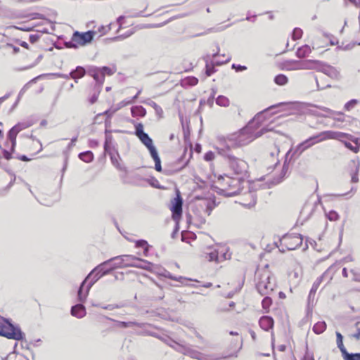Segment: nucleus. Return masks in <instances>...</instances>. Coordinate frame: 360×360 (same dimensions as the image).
<instances>
[{
    "instance_id": "nucleus-1",
    "label": "nucleus",
    "mask_w": 360,
    "mask_h": 360,
    "mask_svg": "<svg viewBox=\"0 0 360 360\" xmlns=\"http://www.w3.org/2000/svg\"><path fill=\"white\" fill-rule=\"evenodd\" d=\"M269 130L266 128H262L259 131H255L254 129L248 127L247 124L245 127L238 132L229 134L227 136H219L218 138V145L215 148L218 153L225 154V149L232 150V149L245 146Z\"/></svg>"
},
{
    "instance_id": "nucleus-2",
    "label": "nucleus",
    "mask_w": 360,
    "mask_h": 360,
    "mask_svg": "<svg viewBox=\"0 0 360 360\" xmlns=\"http://www.w3.org/2000/svg\"><path fill=\"white\" fill-rule=\"evenodd\" d=\"M242 177L232 178L229 176H219L216 181L218 193L225 196H233L242 189Z\"/></svg>"
},
{
    "instance_id": "nucleus-3",
    "label": "nucleus",
    "mask_w": 360,
    "mask_h": 360,
    "mask_svg": "<svg viewBox=\"0 0 360 360\" xmlns=\"http://www.w3.org/2000/svg\"><path fill=\"white\" fill-rule=\"evenodd\" d=\"M347 135L342 132L325 131L316 135L309 137L297 146V150L302 153L307 149L311 148L316 143L324 141L328 139H336L341 141L342 138L346 137Z\"/></svg>"
},
{
    "instance_id": "nucleus-4",
    "label": "nucleus",
    "mask_w": 360,
    "mask_h": 360,
    "mask_svg": "<svg viewBox=\"0 0 360 360\" xmlns=\"http://www.w3.org/2000/svg\"><path fill=\"white\" fill-rule=\"evenodd\" d=\"M257 282L256 288L261 295H269L276 286L275 281L271 272L267 269V266L262 270L256 272Z\"/></svg>"
},
{
    "instance_id": "nucleus-5",
    "label": "nucleus",
    "mask_w": 360,
    "mask_h": 360,
    "mask_svg": "<svg viewBox=\"0 0 360 360\" xmlns=\"http://www.w3.org/2000/svg\"><path fill=\"white\" fill-rule=\"evenodd\" d=\"M224 153L226 154H218L227 159L229 168L238 177H242V181H244L243 177L246 175L248 169V163L245 160L233 155L231 150L225 149Z\"/></svg>"
},
{
    "instance_id": "nucleus-6",
    "label": "nucleus",
    "mask_w": 360,
    "mask_h": 360,
    "mask_svg": "<svg viewBox=\"0 0 360 360\" xmlns=\"http://www.w3.org/2000/svg\"><path fill=\"white\" fill-rule=\"evenodd\" d=\"M96 34L95 31L89 30L85 32L75 31L72 36L71 40L65 43L67 48L77 49L79 46H84L90 44Z\"/></svg>"
},
{
    "instance_id": "nucleus-7",
    "label": "nucleus",
    "mask_w": 360,
    "mask_h": 360,
    "mask_svg": "<svg viewBox=\"0 0 360 360\" xmlns=\"http://www.w3.org/2000/svg\"><path fill=\"white\" fill-rule=\"evenodd\" d=\"M319 64L317 60H288L286 61L285 65L287 70H316V65Z\"/></svg>"
},
{
    "instance_id": "nucleus-8",
    "label": "nucleus",
    "mask_w": 360,
    "mask_h": 360,
    "mask_svg": "<svg viewBox=\"0 0 360 360\" xmlns=\"http://www.w3.org/2000/svg\"><path fill=\"white\" fill-rule=\"evenodd\" d=\"M1 336L15 340H22L25 338V334L18 326H14L6 320Z\"/></svg>"
},
{
    "instance_id": "nucleus-9",
    "label": "nucleus",
    "mask_w": 360,
    "mask_h": 360,
    "mask_svg": "<svg viewBox=\"0 0 360 360\" xmlns=\"http://www.w3.org/2000/svg\"><path fill=\"white\" fill-rule=\"evenodd\" d=\"M176 197L171 201L170 210L172 213V219L178 222L182 215L183 199L179 190H176Z\"/></svg>"
},
{
    "instance_id": "nucleus-10",
    "label": "nucleus",
    "mask_w": 360,
    "mask_h": 360,
    "mask_svg": "<svg viewBox=\"0 0 360 360\" xmlns=\"http://www.w3.org/2000/svg\"><path fill=\"white\" fill-rule=\"evenodd\" d=\"M106 264H104L103 263L98 265V266L94 268L85 278V279H86V281L90 279V281L88 283L89 288H91L93 286V285L103 276L108 274L110 271V269H104V266Z\"/></svg>"
},
{
    "instance_id": "nucleus-11",
    "label": "nucleus",
    "mask_w": 360,
    "mask_h": 360,
    "mask_svg": "<svg viewBox=\"0 0 360 360\" xmlns=\"http://www.w3.org/2000/svg\"><path fill=\"white\" fill-rule=\"evenodd\" d=\"M303 238L300 234L288 235L283 236L281 243L283 244L288 250H295L299 248L302 243Z\"/></svg>"
},
{
    "instance_id": "nucleus-12",
    "label": "nucleus",
    "mask_w": 360,
    "mask_h": 360,
    "mask_svg": "<svg viewBox=\"0 0 360 360\" xmlns=\"http://www.w3.org/2000/svg\"><path fill=\"white\" fill-rule=\"evenodd\" d=\"M316 70L323 72L327 76L333 79H338L340 77L339 71L334 67L323 63L319 60L316 65Z\"/></svg>"
},
{
    "instance_id": "nucleus-13",
    "label": "nucleus",
    "mask_w": 360,
    "mask_h": 360,
    "mask_svg": "<svg viewBox=\"0 0 360 360\" xmlns=\"http://www.w3.org/2000/svg\"><path fill=\"white\" fill-rule=\"evenodd\" d=\"M285 103H279L276 105H273L269 108H267L266 109H265L263 111H261L259 112H258L254 117L252 120H250L248 125V127H251L252 129H254L255 131L256 129L259 127V124L264 120V116H263V114L264 112L270 110V109H273V108H277L278 106H281L283 105H284Z\"/></svg>"
},
{
    "instance_id": "nucleus-14",
    "label": "nucleus",
    "mask_w": 360,
    "mask_h": 360,
    "mask_svg": "<svg viewBox=\"0 0 360 360\" xmlns=\"http://www.w3.org/2000/svg\"><path fill=\"white\" fill-rule=\"evenodd\" d=\"M333 267L330 266L328 268L321 276L316 278V280L313 283V285L311 287V293H316L318 288H319L321 283L323 281H326V284L328 283L333 278V274L332 271Z\"/></svg>"
},
{
    "instance_id": "nucleus-15",
    "label": "nucleus",
    "mask_w": 360,
    "mask_h": 360,
    "mask_svg": "<svg viewBox=\"0 0 360 360\" xmlns=\"http://www.w3.org/2000/svg\"><path fill=\"white\" fill-rule=\"evenodd\" d=\"M198 205L209 216L214 208L217 206V204L214 197H209L200 199Z\"/></svg>"
},
{
    "instance_id": "nucleus-16",
    "label": "nucleus",
    "mask_w": 360,
    "mask_h": 360,
    "mask_svg": "<svg viewBox=\"0 0 360 360\" xmlns=\"http://www.w3.org/2000/svg\"><path fill=\"white\" fill-rule=\"evenodd\" d=\"M181 352L193 359L198 360H212L208 356L188 347H183Z\"/></svg>"
},
{
    "instance_id": "nucleus-17",
    "label": "nucleus",
    "mask_w": 360,
    "mask_h": 360,
    "mask_svg": "<svg viewBox=\"0 0 360 360\" xmlns=\"http://www.w3.org/2000/svg\"><path fill=\"white\" fill-rule=\"evenodd\" d=\"M106 319L108 320L115 322L117 326L120 327V328H133L135 326L139 327V328H143L144 326V323H139L136 321H116V320L109 318V317H106Z\"/></svg>"
},
{
    "instance_id": "nucleus-18",
    "label": "nucleus",
    "mask_w": 360,
    "mask_h": 360,
    "mask_svg": "<svg viewBox=\"0 0 360 360\" xmlns=\"http://www.w3.org/2000/svg\"><path fill=\"white\" fill-rule=\"evenodd\" d=\"M259 324L261 328L268 331L274 326V319L271 316H264L260 318Z\"/></svg>"
},
{
    "instance_id": "nucleus-19",
    "label": "nucleus",
    "mask_w": 360,
    "mask_h": 360,
    "mask_svg": "<svg viewBox=\"0 0 360 360\" xmlns=\"http://www.w3.org/2000/svg\"><path fill=\"white\" fill-rule=\"evenodd\" d=\"M86 279H84L79 288V290H78V292H77V297H78V300L80 302H85V300H86V297L89 295V290L91 288H89V285L87 284L86 287V290H85V292H83V289L86 285Z\"/></svg>"
},
{
    "instance_id": "nucleus-20",
    "label": "nucleus",
    "mask_w": 360,
    "mask_h": 360,
    "mask_svg": "<svg viewBox=\"0 0 360 360\" xmlns=\"http://www.w3.org/2000/svg\"><path fill=\"white\" fill-rule=\"evenodd\" d=\"M288 169V166L286 165L285 163H284L280 174L277 177H274L273 179V180H271L270 182H268L269 183L268 187L270 188L271 186L276 185V184H279L280 182H281L283 181V179H284V177L285 176ZM267 181H269L270 180L268 179Z\"/></svg>"
},
{
    "instance_id": "nucleus-21",
    "label": "nucleus",
    "mask_w": 360,
    "mask_h": 360,
    "mask_svg": "<svg viewBox=\"0 0 360 360\" xmlns=\"http://www.w3.org/2000/svg\"><path fill=\"white\" fill-rule=\"evenodd\" d=\"M71 314L77 318H82L86 315V309L82 304H77L71 308Z\"/></svg>"
},
{
    "instance_id": "nucleus-22",
    "label": "nucleus",
    "mask_w": 360,
    "mask_h": 360,
    "mask_svg": "<svg viewBox=\"0 0 360 360\" xmlns=\"http://www.w3.org/2000/svg\"><path fill=\"white\" fill-rule=\"evenodd\" d=\"M113 262L111 267L109 269L111 270L118 268H124V262H122V255L115 257L108 261L103 262L104 264H108L110 262Z\"/></svg>"
},
{
    "instance_id": "nucleus-23",
    "label": "nucleus",
    "mask_w": 360,
    "mask_h": 360,
    "mask_svg": "<svg viewBox=\"0 0 360 360\" xmlns=\"http://www.w3.org/2000/svg\"><path fill=\"white\" fill-rule=\"evenodd\" d=\"M140 258L133 255H122V262H124V267L132 266L134 267L136 262H139Z\"/></svg>"
},
{
    "instance_id": "nucleus-24",
    "label": "nucleus",
    "mask_w": 360,
    "mask_h": 360,
    "mask_svg": "<svg viewBox=\"0 0 360 360\" xmlns=\"http://www.w3.org/2000/svg\"><path fill=\"white\" fill-rule=\"evenodd\" d=\"M89 75L94 77V79L101 84L104 82V77L101 75L100 69L97 67H93L89 70Z\"/></svg>"
},
{
    "instance_id": "nucleus-25",
    "label": "nucleus",
    "mask_w": 360,
    "mask_h": 360,
    "mask_svg": "<svg viewBox=\"0 0 360 360\" xmlns=\"http://www.w3.org/2000/svg\"><path fill=\"white\" fill-rule=\"evenodd\" d=\"M278 153V148L276 146H275L274 150L270 153L271 162L270 165L268 166V169L274 168L279 163V160L277 158Z\"/></svg>"
},
{
    "instance_id": "nucleus-26",
    "label": "nucleus",
    "mask_w": 360,
    "mask_h": 360,
    "mask_svg": "<svg viewBox=\"0 0 360 360\" xmlns=\"http://www.w3.org/2000/svg\"><path fill=\"white\" fill-rule=\"evenodd\" d=\"M134 267L145 269L149 271H154L155 265L151 262L140 259L139 262H136Z\"/></svg>"
},
{
    "instance_id": "nucleus-27",
    "label": "nucleus",
    "mask_w": 360,
    "mask_h": 360,
    "mask_svg": "<svg viewBox=\"0 0 360 360\" xmlns=\"http://www.w3.org/2000/svg\"><path fill=\"white\" fill-rule=\"evenodd\" d=\"M311 52V49L309 45H304L297 49L296 56L299 58L307 57Z\"/></svg>"
},
{
    "instance_id": "nucleus-28",
    "label": "nucleus",
    "mask_w": 360,
    "mask_h": 360,
    "mask_svg": "<svg viewBox=\"0 0 360 360\" xmlns=\"http://www.w3.org/2000/svg\"><path fill=\"white\" fill-rule=\"evenodd\" d=\"M323 110L324 111L330 113L329 115H326V117H331L334 120L338 121V122H342L345 121V119L343 117V114L342 112H335V111L331 110H330L329 108H323Z\"/></svg>"
},
{
    "instance_id": "nucleus-29",
    "label": "nucleus",
    "mask_w": 360,
    "mask_h": 360,
    "mask_svg": "<svg viewBox=\"0 0 360 360\" xmlns=\"http://www.w3.org/2000/svg\"><path fill=\"white\" fill-rule=\"evenodd\" d=\"M86 71L84 68L81 66H77L75 70L70 72V75L71 78H72L73 79H75L76 82H77V79L83 77Z\"/></svg>"
},
{
    "instance_id": "nucleus-30",
    "label": "nucleus",
    "mask_w": 360,
    "mask_h": 360,
    "mask_svg": "<svg viewBox=\"0 0 360 360\" xmlns=\"http://www.w3.org/2000/svg\"><path fill=\"white\" fill-rule=\"evenodd\" d=\"M352 141L355 143V146H353L352 143L348 141H343V143L347 148L357 153L359 151L360 139L354 138Z\"/></svg>"
},
{
    "instance_id": "nucleus-31",
    "label": "nucleus",
    "mask_w": 360,
    "mask_h": 360,
    "mask_svg": "<svg viewBox=\"0 0 360 360\" xmlns=\"http://www.w3.org/2000/svg\"><path fill=\"white\" fill-rule=\"evenodd\" d=\"M18 133H19V131L14 127H13L9 130V131L8 133V139L11 142V150H12V151L14 150V148H15V144H16V136H17V134Z\"/></svg>"
},
{
    "instance_id": "nucleus-32",
    "label": "nucleus",
    "mask_w": 360,
    "mask_h": 360,
    "mask_svg": "<svg viewBox=\"0 0 360 360\" xmlns=\"http://www.w3.org/2000/svg\"><path fill=\"white\" fill-rule=\"evenodd\" d=\"M335 335H336V338H337V346L339 348V349L340 350L342 357H343L346 354L348 353V352L347 351L346 348L345 347V346L343 345V336L342 335V334L340 333H339L338 331L335 333Z\"/></svg>"
},
{
    "instance_id": "nucleus-33",
    "label": "nucleus",
    "mask_w": 360,
    "mask_h": 360,
    "mask_svg": "<svg viewBox=\"0 0 360 360\" xmlns=\"http://www.w3.org/2000/svg\"><path fill=\"white\" fill-rule=\"evenodd\" d=\"M131 112L133 117H144L146 114V110L143 106L137 105L131 108Z\"/></svg>"
},
{
    "instance_id": "nucleus-34",
    "label": "nucleus",
    "mask_w": 360,
    "mask_h": 360,
    "mask_svg": "<svg viewBox=\"0 0 360 360\" xmlns=\"http://www.w3.org/2000/svg\"><path fill=\"white\" fill-rule=\"evenodd\" d=\"M205 258L210 262H215L216 263H219V250H214L210 252L205 253Z\"/></svg>"
},
{
    "instance_id": "nucleus-35",
    "label": "nucleus",
    "mask_w": 360,
    "mask_h": 360,
    "mask_svg": "<svg viewBox=\"0 0 360 360\" xmlns=\"http://www.w3.org/2000/svg\"><path fill=\"white\" fill-rule=\"evenodd\" d=\"M231 258V253L229 252V248L224 247L219 250V263L230 259Z\"/></svg>"
},
{
    "instance_id": "nucleus-36",
    "label": "nucleus",
    "mask_w": 360,
    "mask_h": 360,
    "mask_svg": "<svg viewBox=\"0 0 360 360\" xmlns=\"http://www.w3.org/2000/svg\"><path fill=\"white\" fill-rule=\"evenodd\" d=\"M312 329L316 334H321L326 329V323L325 321H319L314 324Z\"/></svg>"
},
{
    "instance_id": "nucleus-37",
    "label": "nucleus",
    "mask_w": 360,
    "mask_h": 360,
    "mask_svg": "<svg viewBox=\"0 0 360 360\" xmlns=\"http://www.w3.org/2000/svg\"><path fill=\"white\" fill-rule=\"evenodd\" d=\"M79 158L82 161H84V162H85L86 163H89V162H91L93 161V160H94V155H93V153L91 151L88 150V151L80 153L79 154Z\"/></svg>"
},
{
    "instance_id": "nucleus-38",
    "label": "nucleus",
    "mask_w": 360,
    "mask_h": 360,
    "mask_svg": "<svg viewBox=\"0 0 360 360\" xmlns=\"http://www.w3.org/2000/svg\"><path fill=\"white\" fill-rule=\"evenodd\" d=\"M163 341L169 347L174 348L178 352H181L182 347L184 346L181 345L180 344L176 342L174 340L169 338H167L163 339Z\"/></svg>"
},
{
    "instance_id": "nucleus-39",
    "label": "nucleus",
    "mask_w": 360,
    "mask_h": 360,
    "mask_svg": "<svg viewBox=\"0 0 360 360\" xmlns=\"http://www.w3.org/2000/svg\"><path fill=\"white\" fill-rule=\"evenodd\" d=\"M139 139L148 149L153 146V140L147 133L141 136Z\"/></svg>"
},
{
    "instance_id": "nucleus-40",
    "label": "nucleus",
    "mask_w": 360,
    "mask_h": 360,
    "mask_svg": "<svg viewBox=\"0 0 360 360\" xmlns=\"http://www.w3.org/2000/svg\"><path fill=\"white\" fill-rule=\"evenodd\" d=\"M352 162L354 165V166L355 167V171H354V174H352V182L356 183L359 181L358 173H359V170L360 162H359V160H354L352 161Z\"/></svg>"
},
{
    "instance_id": "nucleus-41",
    "label": "nucleus",
    "mask_w": 360,
    "mask_h": 360,
    "mask_svg": "<svg viewBox=\"0 0 360 360\" xmlns=\"http://www.w3.org/2000/svg\"><path fill=\"white\" fill-rule=\"evenodd\" d=\"M274 82L276 84L283 86L288 83V79L285 75L279 74L275 77Z\"/></svg>"
},
{
    "instance_id": "nucleus-42",
    "label": "nucleus",
    "mask_w": 360,
    "mask_h": 360,
    "mask_svg": "<svg viewBox=\"0 0 360 360\" xmlns=\"http://www.w3.org/2000/svg\"><path fill=\"white\" fill-rule=\"evenodd\" d=\"M163 276H165V278H168L169 279H172V280H174V281H179L181 283H183L182 281H185V280H189V281H191V279H188L186 278H184V277H182V276H179V277H176V276H174L171 274L170 272L167 271H165V273L162 274Z\"/></svg>"
},
{
    "instance_id": "nucleus-43",
    "label": "nucleus",
    "mask_w": 360,
    "mask_h": 360,
    "mask_svg": "<svg viewBox=\"0 0 360 360\" xmlns=\"http://www.w3.org/2000/svg\"><path fill=\"white\" fill-rule=\"evenodd\" d=\"M218 105L226 107L229 105V100L224 96H219L216 99Z\"/></svg>"
},
{
    "instance_id": "nucleus-44",
    "label": "nucleus",
    "mask_w": 360,
    "mask_h": 360,
    "mask_svg": "<svg viewBox=\"0 0 360 360\" xmlns=\"http://www.w3.org/2000/svg\"><path fill=\"white\" fill-rule=\"evenodd\" d=\"M111 162L113 166H115L120 171H126V167L120 163L119 160L115 156H110Z\"/></svg>"
},
{
    "instance_id": "nucleus-45",
    "label": "nucleus",
    "mask_w": 360,
    "mask_h": 360,
    "mask_svg": "<svg viewBox=\"0 0 360 360\" xmlns=\"http://www.w3.org/2000/svg\"><path fill=\"white\" fill-rule=\"evenodd\" d=\"M32 125V122H19L14 126V127L20 132L23 129H25Z\"/></svg>"
},
{
    "instance_id": "nucleus-46",
    "label": "nucleus",
    "mask_w": 360,
    "mask_h": 360,
    "mask_svg": "<svg viewBox=\"0 0 360 360\" xmlns=\"http://www.w3.org/2000/svg\"><path fill=\"white\" fill-rule=\"evenodd\" d=\"M326 217L328 220L331 221H338L340 218L338 213L335 210H330L326 214Z\"/></svg>"
},
{
    "instance_id": "nucleus-47",
    "label": "nucleus",
    "mask_w": 360,
    "mask_h": 360,
    "mask_svg": "<svg viewBox=\"0 0 360 360\" xmlns=\"http://www.w3.org/2000/svg\"><path fill=\"white\" fill-rule=\"evenodd\" d=\"M264 296L265 297L262 302V305L264 309L268 310L272 304V300L270 297L268 296V295Z\"/></svg>"
},
{
    "instance_id": "nucleus-48",
    "label": "nucleus",
    "mask_w": 360,
    "mask_h": 360,
    "mask_svg": "<svg viewBox=\"0 0 360 360\" xmlns=\"http://www.w3.org/2000/svg\"><path fill=\"white\" fill-rule=\"evenodd\" d=\"M112 143V137L111 135H105V143H104V150L105 152L108 153L110 148V146Z\"/></svg>"
},
{
    "instance_id": "nucleus-49",
    "label": "nucleus",
    "mask_w": 360,
    "mask_h": 360,
    "mask_svg": "<svg viewBox=\"0 0 360 360\" xmlns=\"http://www.w3.org/2000/svg\"><path fill=\"white\" fill-rule=\"evenodd\" d=\"M101 72V75H103L105 78V75H112L115 73V70H113L109 67L103 66L102 68H98Z\"/></svg>"
},
{
    "instance_id": "nucleus-50",
    "label": "nucleus",
    "mask_w": 360,
    "mask_h": 360,
    "mask_svg": "<svg viewBox=\"0 0 360 360\" xmlns=\"http://www.w3.org/2000/svg\"><path fill=\"white\" fill-rule=\"evenodd\" d=\"M344 360H360L359 353H347L343 356Z\"/></svg>"
},
{
    "instance_id": "nucleus-51",
    "label": "nucleus",
    "mask_w": 360,
    "mask_h": 360,
    "mask_svg": "<svg viewBox=\"0 0 360 360\" xmlns=\"http://www.w3.org/2000/svg\"><path fill=\"white\" fill-rule=\"evenodd\" d=\"M151 107H153L155 111V113L159 116V117H162V114H163V110L162 109V108L158 105L156 103H155L154 101H150L149 103H148Z\"/></svg>"
},
{
    "instance_id": "nucleus-52",
    "label": "nucleus",
    "mask_w": 360,
    "mask_h": 360,
    "mask_svg": "<svg viewBox=\"0 0 360 360\" xmlns=\"http://www.w3.org/2000/svg\"><path fill=\"white\" fill-rule=\"evenodd\" d=\"M135 128H136V131H135V134L136 136L139 138L141 137V136L144 135L145 134H146V132H144L143 131V126L141 123H139L137 124L136 126H135Z\"/></svg>"
},
{
    "instance_id": "nucleus-53",
    "label": "nucleus",
    "mask_w": 360,
    "mask_h": 360,
    "mask_svg": "<svg viewBox=\"0 0 360 360\" xmlns=\"http://www.w3.org/2000/svg\"><path fill=\"white\" fill-rule=\"evenodd\" d=\"M302 34H303V32L300 28H298V27L295 28L292 32V39L293 40L299 39L302 37Z\"/></svg>"
},
{
    "instance_id": "nucleus-54",
    "label": "nucleus",
    "mask_w": 360,
    "mask_h": 360,
    "mask_svg": "<svg viewBox=\"0 0 360 360\" xmlns=\"http://www.w3.org/2000/svg\"><path fill=\"white\" fill-rule=\"evenodd\" d=\"M358 103V101L356 99H352L345 105V109L346 110H350L355 107V105Z\"/></svg>"
},
{
    "instance_id": "nucleus-55",
    "label": "nucleus",
    "mask_w": 360,
    "mask_h": 360,
    "mask_svg": "<svg viewBox=\"0 0 360 360\" xmlns=\"http://www.w3.org/2000/svg\"><path fill=\"white\" fill-rule=\"evenodd\" d=\"M148 150L150 151V155L153 158V159L154 160V161L158 159H160L158 151L154 146H152L151 148H148Z\"/></svg>"
},
{
    "instance_id": "nucleus-56",
    "label": "nucleus",
    "mask_w": 360,
    "mask_h": 360,
    "mask_svg": "<svg viewBox=\"0 0 360 360\" xmlns=\"http://www.w3.org/2000/svg\"><path fill=\"white\" fill-rule=\"evenodd\" d=\"M214 153L212 151H208L207 152L205 155H204V159L206 160V161H212V160L214 159Z\"/></svg>"
},
{
    "instance_id": "nucleus-57",
    "label": "nucleus",
    "mask_w": 360,
    "mask_h": 360,
    "mask_svg": "<svg viewBox=\"0 0 360 360\" xmlns=\"http://www.w3.org/2000/svg\"><path fill=\"white\" fill-rule=\"evenodd\" d=\"M133 103H134L133 99L124 100L118 103V108L117 109H120L122 107H124V106L131 104Z\"/></svg>"
},
{
    "instance_id": "nucleus-58",
    "label": "nucleus",
    "mask_w": 360,
    "mask_h": 360,
    "mask_svg": "<svg viewBox=\"0 0 360 360\" xmlns=\"http://www.w3.org/2000/svg\"><path fill=\"white\" fill-rule=\"evenodd\" d=\"M148 244L146 240H139L136 242V248H145L146 247H148Z\"/></svg>"
},
{
    "instance_id": "nucleus-59",
    "label": "nucleus",
    "mask_w": 360,
    "mask_h": 360,
    "mask_svg": "<svg viewBox=\"0 0 360 360\" xmlns=\"http://www.w3.org/2000/svg\"><path fill=\"white\" fill-rule=\"evenodd\" d=\"M187 83L191 85V86H195L198 84V79L195 77H188L187 79Z\"/></svg>"
},
{
    "instance_id": "nucleus-60",
    "label": "nucleus",
    "mask_w": 360,
    "mask_h": 360,
    "mask_svg": "<svg viewBox=\"0 0 360 360\" xmlns=\"http://www.w3.org/2000/svg\"><path fill=\"white\" fill-rule=\"evenodd\" d=\"M231 68L234 69L236 72L244 71L247 70L246 66L236 64H233Z\"/></svg>"
},
{
    "instance_id": "nucleus-61",
    "label": "nucleus",
    "mask_w": 360,
    "mask_h": 360,
    "mask_svg": "<svg viewBox=\"0 0 360 360\" xmlns=\"http://www.w3.org/2000/svg\"><path fill=\"white\" fill-rule=\"evenodd\" d=\"M214 72H215L214 68L213 66L210 67L209 65L207 63L206 64V71H205L206 75L207 76H211L212 74H213Z\"/></svg>"
},
{
    "instance_id": "nucleus-62",
    "label": "nucleus",
    "mask_w": 360,
    "mask_h": 360,
    "mask_svg": "<svg viewBox=\"0 0 360 360\" xmlns=\"http://www.w3.org/2000/svg\"><path fill=\"white\" fill-rule=\"evenodd\" d=\"M110 30V24L108 25L107 27H105V26H101L99 29H98V31L101 34V35L103 34H105L107 33V32L108 30Z\"/></svg>"
},
{
    "instance_id": "nucleus-63",
    "label": "nucleus",
    "mask_w": 360,
    "mask_h": 360,
    "mask_svg": "<svg viewBox=\"0 0 360 360\" xmlns=\"http://www.w3.org/2000/svg\"><path fill=\"white\" fill-rule=\"evenodd\" d=\"M39 36L37 34H31V35H30V37H29L30 41L32 44L37 42L39 40Z\"/></svg>"
},
{
    "instance_id": "nucleus-64",
    "label": "nucleus",
    "mask_w": 360,
    "mask_h": 360,
    "mask_svg": "<svg viewBox=\"0 0 360 360\" xmlns=\"http://www.w3.org/2000/svg\"><path fill=\"white\" fill-rule=\"evenodd\" d=\"M155 169L158 172H161L162 171L160 158L155 160Z\"/></svg>"
}]
</instances>
